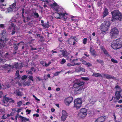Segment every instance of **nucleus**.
Returning a JSON list of instances; mask_svg holds the SVG:
<instances>
[{"label":"nucleus","mask_w":122,"mask_h":122,"mask_svg":"<svg viewBox=\"0 0 122 122\" xmlns=\"http://www.w3.org/2000/svg\"><path fill=\"white\" fill-rule=\"evenodd\" d=\"M74 82L75 83L73 85V87L75 93L76 94H80L82 92L84 89L85 87L83 86L84 82L77 79H76Z\"/></svg>","instance_id":"obj_1"},{"label":"nucleus","mask_w":122,"mask_h":122,"mask_svg":"<svg viewBox=\"0 0 122 122\" xmlns=\"http://www.w3.org/2000/svg\"><path fill=\"white\" fill-rule=\"evenodd\" d=\"M112 21L117 20H121V14L117 10L114 11L112 12Z\"/></svg>","instance_id":"obj_2"},{"label":"nucleus","mask_w":122,"mask_h":122,"mask_svg":"<svg viewBox=\"0 0 122 122\" xmlns=\"http://www.w3.org/2000/svg\"><path fill=\"white\" fill-rule=\"evenodd\" d=\"M115 87L116 92L114 100L115 102H116L118 101L120 96L122 97V90L118 85H116Z\"/></svg>","instance_id":"obj_3"},{"label":"nucleus","mask_w":122,"mask_h":122,"mask_svg":"<svg viewBox=\"0 0 122 122\" xmlns=\"http://www.w3.org/2000/svg\"><path fill=\"white\" fill-rule=\"evenodd\" d=\"M112 47L114 49H117L122 47V41L117 39L113 41L111 44Z\"/></svg>","instance_id":"obj_4"},{"label":"nucleus","mask_w":122,"mask_h":122,"mask_svg":"<svg viewBox=\"0 0 122 122\" xmlns=\"http://www.w3.org/2000/svg\"><path fill=\"white\" fill-rule=\"evenodd\" d=\"M111 23L110 21H105L101 25V30L103 32L107 31Z\"/></svg>","instance_id":"obj_5"},{"label":"nucleus","mask_w":122,"mask_h":122,"mask_svg":"<svg viewBox=\"0 0 122 122\" xmlns=\"http://www.w3.org/2000/svg\"><path fill=\"white\" fill-rule=\"evenodd\" d=\"M55 16L56 18L66 20L67 18L68 15L66 13L57 12L55 14Z\"/></svg>","instance_id":"obj_6"},{"label":"nucleus","mask_w":122,"mask_h":122,"mask_svg":"<svg viewBox=\"0 0 122 122\" xmlns=\"http://www.w3.org/2000/svg\"><path fill=\"white\" fill-rule=\"evenodd\" d=\"M87 114L86 109L85 108H82L80 110L78 114V116L80 118H84L86 116Z\"/></svg>","instance_id":"obj_7"},{"label":"nucleus","mask_w":122,"mask_h":122,"mask_svg":"<svg viewBox=\"0 0 122 122\" xmlns=\"http://www.w3.org/2000/svg\"><path fill=\"white\" fill-rule=\"evenodd\" d=\"M74 107L77 109L81 107L82 100L80 98H78L75 99L74 101Z\"/></svg>","instance_id":"obj_8"},{"label":"nucleus","mask_w":122,"mask_h":122,"mask_svg":"<svg viewBox=\"0 0 122 122\" xmlns=\"http://www.w3.org/2000/svg\"><path fill=\"white\" fill-rule=\"evenodd\" d=\"M119 32L118 29L116 28H114L111 30L110 35L112 37L117 35Z\"/></svg>","instance_id":"obj_9"},{"label":"nucleus","mask_w":122,"mask_h":122,"mask_svg":"<svg viewBox=\"0 0 122 122\" xmlns=\"http://www.w3.org/2000/svg\"><path fill=\"white\" fill-rule=\"evenodd\" d=\"M62 115L61 117V120L63 121H64L67 117V113L66 111L62 110Z\"/></svg>","instance_id":"obj_10"},{"label":"nucleus","mask_w":122,"mask_h":122,"mask_svg":"<svg viewBox=\"0 0 122 122\" xmlns=\"http://www.w3.org/2000/svg\"><path fill=\"white\" fill-rule=\"evenodd\" d=\"M8 29L12 30V32L11 33V34L13 35L15 33V31L17 29V27L15 25H14L13 23H12L11 24V26L8 28Z\"/></svg>","instance_id":"obj_11"},{"label":"nucleus","mask_w":122,"mask_h":122,"mask_svg":"<svg viewBox=\"0 0 122 122\" xmlns=\"http://www.w3.org/2000/svg\"><path fill=\"white\" fill-rule=\"evenodd\" d=\"M73 100V98L71 97H69L65 99L64 102L65 104L69 105L71 102Z\"/></svg>","instance_id":"obj_12"},{"label":"nucleus","mask_w":122,"mask_h":122,"mask_svg":"<svg viewBox=\"0 0 122 122\" xmlns=\"http://www.w3.org/2000/svg\"><path fill=\"white\" fill-rule=\"evenodd\" d=\"M14 101L11 98H8L5 97H4L3 100V102L4 103L7 104L9 102H13Z\"/></svg>","instance_id":"obj_13"},{"label":"nucleus","mask_w":122,"mask_h":122,"mask_svg":"<svg viewBox=\"0 0 122 122\" xmlns=\"http://www.w3.org/2000/svg\"><path fill=\"white\" fill-rule=\"evenodd\" d=\"M2 38V39L0 40V48L4 47L5 45V43L4 42V41L8 40V39H6V38L3 39Z\"/></svg>","instance_id":"obj_14"},{"label":"nucleus","mask_w":122,"mask_h":122,"mask_svg":"<svg viewBox=\"0 0 122 122\" xmlns=\"http://www.w3.org/2000/svg\"><path fill=\"white\" fill-rule=\"evenodd\" d=\"M106 118V117L105 116L100 117L96 120L95 122H103Z\"/></svg>","instance_id":"obj_15"},{"label":"nucleus","mask_w":122,"mask_h":122,"mask_svg":"<svg viewBox=\"0 0 122 122\" xmlns=\"http://www.w3.org/2000/svg\"><path fill=\"white\" fill-rule=\"evenodd\" d=\"M61 53V55H59V56L60 57H63V56H64V57H67L68 55L69 54V53H67L66 51H60Z\"/></svg>","instance_id":"obj_16"},{"label":"nucleus","mask_w":122,"mask_h":122,"mask_svg":"<svg viewBox=\"0 0 122 122\" xmlns=\"http://www.w3.org/2000/svg\"><path fill=\"white\" fill-rule=\"evenodd\" d=\"M96 98L94 97H92L89 99V102L90 104H94L97 101Z\"/></svg>","instance_id":"obj_17"},{"label":"nucleus","mask_w":122,"mask_h":122,"mask_svg":"<svg viewBox=\"0 0 122 122\" xmlns=\"http://www.w3.org/2000/svg\"><path fill=\"white\" fill-rule=\"evenodd\" d=\"M52 7L56 11H59V6L55 2L53 4Z\"/></svg>","instance_id":"obj_18"},{"label":"nucleus","mask_w":122,"mask_h":122,"mask_svg":"<svg viewBox=\"0 0 122 122\" xmlns=\"http://www.w3.org/2000/svg\"><path fill=\"white\" fill-rule=\"evenodd\" d=\"M85 70L84 69L80 66L76 67L75 69L76 71L77 72L80 71L85 72Z\"/></svg>","instance_id":"obj_19"},{"label":"nucleus","mask_w":122,"mask_h":122,"mask_svg":"<svg viewBox=\"0 0 122 122\" xmlns=\"http://www.w3.org/2000/svg\"><path fill=\"white\" fill-rule=\"evenodd\" d=\"M14 92L17 96H21L23 95V93L20 92L18 90H15L14 91Z\"/></svg>","instance_id":"obj_20"},{"label":"nucleus","mask_w":122,"mask_h":122,"mask_svg":"<svg viewBox=\"0 0 122 122\" xmlns=\"http://www.w3.org/2000/svg\"><path fill=\"white\" fill-rule=\"evenodd\" d=\"M81 61L82 62L83 64L85 65L87 67H90L91 66V64L89 63L88 62H87L86 61H85L82 60H81Z\"/></svg>","instance_id":"obj_21"},{"label":"nucleus","mask_w":122,"mask_h":122,"mask_svg":"<svg viewBox=\"0 0 122 122\" xmlns=\"http://www.w3.org/2000/svg\"><path fill=\"white\" fill-rule=\"evenodd\" d=\"M19 117L21 119V121L23 122H26L27 121H29V120L28 119L22 117L20 115L19 116Z\"/></svg>","instance_id":"obj_22"},{"label":"nucleus","mask_w":122,"mask_h":122,"mask_svg":"<svg viewBox=\"0 0 122 122\" xmlns=\"http://www.w3.org/2000/svg\"><path fill=\"white\" fill-rule=\"evenodd\" d=\"M92 46H91L90 48V51L91 53V54L93 56H95L96 55V53L95 51L93 50L92 48Z\"/></svg>","instance_id":"obj_23"},{"label":"nucleus","mask_w":122,"mask_h":122,"mask_svg":"<svg viewBox=\"0 0 122 122\" xmlns=\"http://www.w3.org/2000/svg\"><path fill=\"white\" fill-rule=\"evenodd\" d=\"M102 75L105 77H106L107 79H113L114 77L111 76L110 75H109L107 74H104Z\"/></svg>","instance_id":"obj_24"},{"label":"nucleus","mask_w":122,"mask_h":122,"mask_svg":"<svg viewBox=\"0 0 122 122\" xmlns=\"http://www.w3.org/2000/svg\"><path fill=\"white\" fill-rule=\"evenodd\" d=\"M16 6V4L15 3H13L12 5H11L10 7L13 9V10H14V12H15L16 11L17 9L15 7Z\"/></svg>","instance_id":"obj_25"},{"label":"nucleus","mask_w":122,"mask_h":122,"mask_svg":"<svg viewBox=\"0 0 122 122\" xmlns=\"http://www.w3.org/2000/svg\"><path fill=\"white\" fill-rule=\"evenodd\" d=\"M34 71V72H35L36 70L33 68L32 67L31 68L30 70L26 71V73L28 74H32L33 73L32 72V71Z\"/></svg>","instance_id":"obj_26"},{"label":"nucleus","mask_w":122,"mask_h":122,"mask_svg":"<svg viewBox=\"0 0 122 122\" xmlns=\"http://www.w3.org/2000/svg\"><path fill=\"white\" fill-rule=\"evenodd\" d=\"M92 76L96 77H102V76L101 75L98 73H94Z\"/></svg>","instance_id":"obj_27"},{"label":"nucleus","mask_w":122,"mask_h":122,"mask_svg":"<svg viewBox=\"0 0 122 122\" xmlns=\"http://www.w3.org/2000/svg\"><path fill=\"white\" fill-rule=\"evenodd\" d=\"M103 17H104L108 15V9L107 8H105L104 10V12H103Z\"/></svg>","instance_id":"obj_28"},{"label":"nucleus","mask_w":122,"mask_h":122,"mask_svg":"<svg viewBox=\"0 0 122 122\" xmlns=\"http://www.w3.org/2000/svg\"><path fill=\"white\" fill-rule=\"evenodd\" d=\"M100 48L102 49V51L106 55L108 54V53L107 51L105 50L103 46H101Z\"/></svg>","instance_id":"obj_29"},{"label":"nucleus","mask_w":122,"mask_h":122,"mask_svg":"<svg viewBox=\"0 0 122 122\" xmlns=\"http://www.w3.org/2000/svg\"><path fill=\"white\" fill-rule=\"evenodd\" d=\"M71 18L72 21L76 22L77 20L76 19L75 16L71 15Z\"/></svg>","instance_id":"obj_30"},{"label":"nucleus","mask_w":122,"mask_h":122,"mask_svg":"<svg viewBox=\"0 0 122 122\" xmlns=\"http://www.w3.org/2000/svg\"><path fill=\"white\" fill-rule=\"evenodd\" d=\"M19 63H15L14 64V65L13 66V68H20V67L18 66Z\"/></svg>","instance_id":"obj_31"},{"label":"nucleus","mask_w":122,"mask_h":122,"mask_svg":"<svg viewBox=\"0 0 122 122\" xmlns=\"http://www.w3.org/2000/svg\"><path fill=\"white\" fill-rule=\"evenodd\" d=\"M42 25L45 28H48L49 27V25L48 22L47 23L43 24Z\"/></svg>","instance_id":"obj_32"},{"label":"nucleus","mask_w":122,"mask_h":122,"mask_svg":"<svg viewBox=\"0 0 122 122\" xmlns=\"http://www.w3.org/2000/svg\"><path fill=\"white\" fill-rule=\"evenodd\" d=\"M6 5H4L3 4H1V5H0V7H1V9L0 10L1 11H4L6 9V8L4 7H3V6H5Z\"/></svg>","instance_id":"obj_33"},{"label":"nucleus","mask_w":122,"mask_h":122,"mask_svg":"<svg viewBox=\"0 0 122 122\" xmlns=\"http://www.w3.org/2000/svg\"><path fill=\"white\" fill-rule=\"evenodd\" d=\"M10 86L9 85V84H8V85H6V86H5L4 85H2V86H1L0 84V89L2 88L3 89H4L6 88V87L7 88H9Z\"/></svg>","instance_id":"obj_34"},{"label":"nucleus","mask_w":122,"mask_h":122,"mask_svg":"<svg viewBox=\"0 0 122 122\" xmlns=\"http://www.w3.org/2000/svg\"><path fill=\"white\" fill-rule=\"evenodd\" d=\"M6 33V30H3L1 34H2L3 36L5 37L7 35Z\"/></svg>","instance_id":"obj_35"},{"label":"nucleus","mask_w":122,"mask_h":122,"mask_svg":"<svg viewBox=\"0 0 122 122\" xmlns=\"http://www.w3.org/2000/svg\"><path fill=\"white\" fill-rule=\"evenodd\" d=\"M16 21V18L15 17H12L10 20V22H14Z\"/></svg>","instance_id":"obj_36"},{"label":"nucleus","mask_w":122,"mask_h":122,"mask_svg":"<svg viewBox=\"0 0 122 122\" xmlns=\"http://www.w3.org/2000/svg\"><path fill=\"white\" fill-rule=\"evenodd\" d=\"M7 10L8 12H11L12 11L14 12V10H13V9H12L10 7H9L7 9Z\"/></svg>","instance_id":"obj_37"},{"label":"nucleus","mask_w":122,"mask_h":122,"mask_svg":"<svg viewBox=\"0 0 122 122\" xmlns=\"http://www.w3.org/2000/svg\"><path fill=\"white\" fill-rule=\"evenodd\" d=\"M3 67L5 68L8 69H10V66L7 64H5V66H3Z\"/></svg>","instance_id":"obj_38"},{"label":"nucleus","mask_w":122,"mask_h":122,"mask_svg":"<svg viewBox=\"0 0 122 122\" xmlns=\"http://www.w3.org/2000/svg\"><path fill=\"white\" fill-rule=\"evenodd\" d=\"M63 71V70H62L61 71H57L55 72L54 74V76H56L58 75L61 72H62Z\"/></svg>","instance_id":"obj_39"},{"label":"nucleus","mask_w":122,"mask_h":122,"mask_svg":"<svg viewBox=\"0 0 122 122\" xmlns=\"http://www.w3.org/2000/svg\"><path fill=\"white\" fill-rule=\"evenodd\" d=\"M111 60L112 62L114 63H118V62L117 61L114 59L113 58L111 59Z\"/></svg>","instance_id":"obj_40"},{"label":"nucleus","mask_w":122,"mask_h":122,"mask_svg":"<svg viewBox=\"0 0 122 122\" xmlns=\"http://www.w3.org/2000/svg\"><path fill=\"white\" fill-rule=\"evenodd\" d=\"M22 104V103L21 101H20L17 103V106L18 107H20V106Z\"/></svg>","instance_id":"obj_41"},{"label":"nucleus","mask_w":122,"mask_h":122,"mask_svg":"<svg viewBox=\"0 0 122 122\" xmlns=\"http://www.w3.org/2000/svg\"><path fill=\"white\" fill-rule=\"evenodd\" d=\"M81 78L82 80H83L88 81L89 79V78L88 77H82Z\"/></svg>","instance_id":"obj_42"},{"label":"nucleus","mask_w":122,"mask_h":122,"mask_svg":"<svg viewBox=\"0 0 122 122\" xmlns=\"http://www.w3.org/2000/svg\"><path fill=\"white\" fill-rule=\"evenodd\" d=\"M87 40V39L86 38H85L83 40V43L84 44H86V43Z\"/></svg>","instance_id":"obj_43"},{"label":"nucleus","mask_w":122,"mask_h":122,"mask_svg":"<svg viewBox=\"0 0 122 122\" xmlns=\"http://www.w3.org/2000/svg\"><path fill=\"white\" fill-rule=\"evenodd\" d=\"M66 62V60L64 59H63L61 61V64H63Z\"/></svg>","instance_id":"obj_44"},{"label":"nucleus","mask_w":122,"mask_h":122,"mask_svg":"<svg viewBox=\"0 0 122 122\" xmlns=\"http://www.w3.org/2000/svg\"><path fill=\"white\" fill-rule=\"evenodd\" d=\"M19 71H16L15 73V75L18 78L19 76Z\"/></svg>","instance_id":"obj_45"},{"label":"nucleus","mask_w":122,"mask_h":122,"mask_svg":"<svg viewBox=\"0 0 122 122\" xmlns=\"http://www.w3.org/2000/svg\"><path fill=\"white\" fill-rule=\"evenodd\" d=\"M77 60H78V59H73V60H71V59H70V62L71 63H73V64L74 63H75L74 62V61H75L76 60L77 61Z\"/></svg>","instance_id":"obj_46"},{"label":"nucleus","mask_w":122,"mask_h":122,"mask_svg":"<svg viewBox=\"0 0 122 122\" xmlns=\"http://www.w3.org/2000/svg\"><path fill=\"white\" fill-rule=\"evenodd\" d=\"M7 117L6 115H5V114L2 117V119H5Z\"/></svg>","instance_id":"obj_47"},{"label":"nucleus","mask_w":122,"mask_h":122,"mask_svg":"<svg viewBox=\"0 0 122 122\" xmlns=\"http://www.w3.org/2000/svg\"><path fill=\"white\" fill-rule=\"evenodd\" d=\"M31 18L30 16H28L27 17V22H28L30 20Z\"/></svg>","instance_id":"obj_48"},{"label":"nucleus","mask_w":122,"mask_h":122,"mask_svg":"<svg viewBox=\"0 0 122 122\" xmlns=\"http://www.w3.org/2000/svg\"><path fill=\"white\" fill-rule=\"evenodd\" d=\"M41 64L43 65V66H45L46 65V62L44 61H41Z\"/></svg>","instance_id":"obj_49"},{"label":"nucleus","mask_w":122,"mask_h":122,"mask_svg":"<svg viewBox=\"0 0 122 122\" xmlns=\"http://www.w3.org/2000/svg\"><path fill=\"white\" fill-rule=\"evenodd\" d=\"M28 78L30 80H32V81H33V77L32 76H30Z\"/></svg>","instance_id":"obj_50"},{"label":"nucleus","mask_w":122,"mask_h":122,"mask_svg":"<svg viewBox=\"0 0 122 122\" xmlns=\"http://www.w3.org/2000/svg\"><path fill=\"white\" fill-rule=\"evenodd\" d=\"M18 66H19V67L20 66V68H21V67H23V66L22 64L21 63H19V65H18Z\"/></svg>","instance_id":"obj_51"},{"label":"nucleus","mask_w":122,"mask_h":122,"mask_svg":"<svg viewBox=\"0 0 122 122\" xmlns=\"http://www.w3.org/2000/svg\"><path fill=\"white\" fill-rule=\"evenodd\" d=\"M72 64H71L70 63H68L67 64V66H73L72 65L74 64V63L73 64V63H71Z\"/></svg>","instance_id":"obj_52"},{"label":"nucleus","mask_w":122,"mask_h":122,"mask_svg":"<svg viewBox=\"0 0 122 122\" xmlns=\"http://www.w3.org/2000/svg\"><path fill=\"white\" fill-rule=\"evenodd\" d=\"M27 78V76H26L25 75L23 76H22V80H24L25 79Z\"/></svg>","instance_id":"obj_53"},{"label":"nucleus","mask_w":122,"mask_h":122,"mask_svg":"<svg viewBox=\"0 0 122 122\" xmlns=\"http://www.w3.org/2000/svg\"><path fill=\"white\" fill-rule=\"evenodd\" d=\"M51 61H50L48 63V64H47L46 63L45 66L47 67L50 64H51Z\"/></svg>","instance_id":"obj_54"},{"label":"nucleus","mask_w":122,"mask_h":122,"mask_svg":"<svg viewBox=\"0 0 122 122\" xmlns=\"http://www.w3.org/2000/svg\"><path fill=\"white\" fill-rule=\"evenodd\" d=\"M33 96L35 98L36 100L38 101H40V100L38 99L34 95H33Z\"/></svg>","instance_id":"obj_55"},{"label":"nucleus","mask_w":122,"mask_h":122,"mask_svg":"<svg viewBox=\"0 0 122 122\" xmlns=\"http://www.w3.org/2000/svg\"><path fill=\"white\" fill-rule=\"evenodd\" d=\"M81 63H74V64L72 65L73 66H74L76 65H80L81 64Z\"/></svg>","instance_id":"obj_56"},{"label":"nucleus","mask_w":122,"mask_h":122,"mask_svg":"<svg viewBox=\"0 0 122 122\" xmlns=\"http://www.w3.org/2000/svg\"><path fill=\"white\" fill-rule=\"evenodd\" d=\"M34 15L36 16V17L38 18L39 17V15L37 13H34Z\"/></svg>","instance_id":"obj_57"},{"label":"nucleus","mask_w":122,"mask_h":122,"mask_svg":"<svg viewBox=\"0 0 122 122\" xmlns=\"http://www.w3.org/2000/svg\"><path fill=\"white\" fill-rule=\"evenodd\" d=\"M31 110H28V109H27L26 111V112H27V113L28 114H29L30 113V112H31Z\"/></svg>","instance_id":"obj_58"},{"label":"nucleus","mask_w":122,"mask_h":122,"mask_svg":"<svg viewBox=\"0 0 122 122\" xmlns=\"http://www.w3.org/2000/svg\"><path fill=\"white\" fill-rule=\"evenodd\" d=\"M34 117L36 116V117H37L39 116V115L38 114H34L33 115Z\"/></svg>","instance_id":"obj_59"},{"label":"nucleus","mask_w":122,"mask_h":122,"mask_svg":"<svg viewBox=\"0 0 122 122\" xmlns=\"http://www.w3.org/2000/svg\"><path fill=\"white\" fill-rule=\"evenodd\" d=\"M102 3L101 2V1H100L98 2L97 5L98 6H100L102 5Z\"/></svg>","instance_id":"obj_60"},{"label":"nucleus","mask_w":122,"mask_h":122,"mask_svg":"<svg viewBox=\"0 0 122 122\" xmlns=\"http://www.w3.org/2000/svg\"><path fill=\"white\" fill-rule=\"evenodd\" d=\"M4 27V25L3 24H1L0 25V28H3Z\"/></svg>","instance_id":"obj_61"},{"label":"nucleus","mask_w":122,"mask_h":122,"mask_svg":"<svg viewBox=\"0 0 122 122\" xmlns=\"http://www.w3.org/2000/svg\"><path fill=\"white\" fill-rule=\"evenodd\" d=\"M23 43L22 42H20L19 43H18V44H17V45L18 46L19 45H22V44H23Z\"/></svg>","instance_id":"obj_62"},{"label":"nucleus","mask_w":122,"mask_h":122,"mask_svg":"<svg viewBox=\"0 0 122 122\" xmlns=\"http://www.w3.org/2000/svg\"><path fill=\"white\" fill-rule=\"evenodd\" d=\"M55 111V109L54 108H53L51 109V111L52 112H54Z\"/></svg>","instance_id":"obj_63"},{"label":"nucleus","mask_w":122,"mask_h":122,"mask_svg":"<svg viewBox=\"0 0 122 122\" xmlns=\"http://www.w3.org/2000/svg\"><path fill=\"white\" fill-rule=\"evenodd\" d=\"M56 90L57 91H59L60 90V89L59 88H57L56 89Z\"/></svg>","instance_id":"obj_64"}]
</instances>
